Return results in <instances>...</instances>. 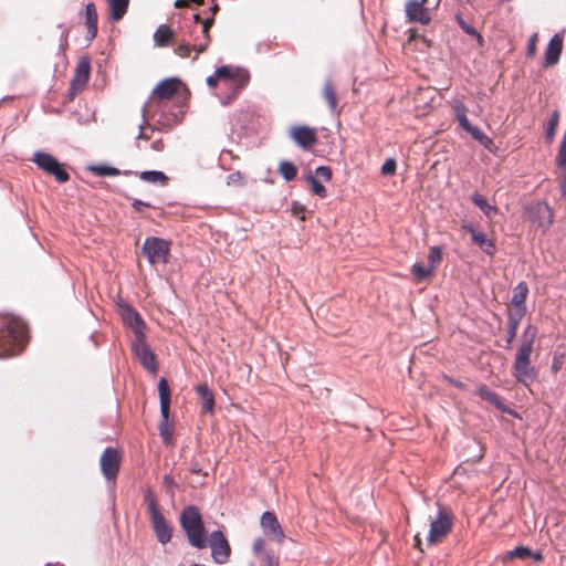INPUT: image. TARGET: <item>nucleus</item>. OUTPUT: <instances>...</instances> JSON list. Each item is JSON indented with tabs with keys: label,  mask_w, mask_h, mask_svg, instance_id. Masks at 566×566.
Returning a JSON list of instances; mask_svg holds the SVG:
<instances>
[{
	"label": "nucleus",
	"mask_w": 566,
	"mask_h": 566,
	"mask_svg": "<svg viewBox=\"0 0 566 566\" xmlns=\"http://www.w3.org/2000/svg\"><path fill=\"white\" fill-rule=\"evenodd\" d=\"M252 551L256 557H262L265 556V554H271V552L265 549V539L262 537H259L253 542Z\"/></svg>",
	"instance_id": "nucleus-48"
},
{
	"label": "nucleus",
	"mask_w": 566,
	"mask_h": 566,
	"mask_svg": "<svg viewBox=\"0 0 566 566\" xmlns=\"http://www.w3.org/2000/svg\"><path fill=\"white\" fill-rule=\"evenodd\" d=\"M292 210L294 214H297L300 211L304 210V207L298 205L297 202H294Z\"/></svg>",
	"instance_id": "nucleus-61"
},
{
	"label": "nucleus",
	"mask_w": 566,
	"mask_h": 566,
	"mask_svg": "<svg viewBox=\"0 0 566 566\" xmlns=\"http://www.w3.org/2000/svg\"><path fill=\"white\" fill-rule=\"evenodd\" d=\"M214 23V18L210 17L201 21L200 33L202 34L203 42H197L198 38H195V49L197 54L205 52L210 43V28Z\"/></svg>",
	"instance_id": "nucleus-23"
},
{
	"label": "nucleus",
	"mask_w": 566,
	"mask_h": 566,
	"mask_svg": "<svg viewBox=\"0 0 566 566\" xmlns=\"http://www.w3.org/2000/svg\"><path fill=\"white\" fill-rule=\"evenodd\" d=\"M433 270L430 266H424L422 263H415L411 273L418 281H423L432 274Z\"/></svg>",
	"instance_id": "nucleus-40"
},
{
	"label": "nucleus",
	"mask_w": 566,
	"mask_h": 566,
	"mask_svg": "<svg viewBox=\"0 0 566 566\" xmlns=\"http://www.w3.org/2000/svg\"><path fill=\"white\" fill-rule=\"evenodd\" d=\"M427 0H408L405 6L406 17L410 22L428 25L431 22L430 10L426 7Z\"/></svg>",
	"instance_id": "nucleus-12"
},
{
	"label": "nucleus",
	"mask_w": 566,
	"mask_h": 566,
	"mask_svg": "<svg viewBox=\"0 0 566 566\" xmlns=\"http://www.w3.org/2000/svg\"><path fill=\"white\" fill-rule=\"evenodd\" d=\"M196 392L201 400L202 409L207 412H212L214 409V398L211 389L206 384H200L196 387Z\"/></svg>",
	"instance_id": "nucleus-26"
},
{
	"label": "nucleus",
	"mask_w": 566,
	"mask_h": 566,
	"mask_svg": "<svg viewBox=\"0 0 566 566\" xmlns=\"http://www.w3.org/2000/svg\"><path fill=\"white\" fill-rule=\"evenodd\" d=\"M217 77L227 88L235 87V91H242L250 81V74L245 69L233 65L219 66Z\"/></svg>",
	"instance_id": "nucleus-7"
},
{
	"label": "nucleus",
	"mask_w": 566,
	"mask_h": 566,
	"mask_svg": "<svg viewBox=\"0 0 566 566\" xmlns=\"http://www.w3.org/2000/svg\"><path fill=\"white\" fill-rule=\"evenodd\" d=\"M185 4H186V0H176L174 6L176 8H182Z\"/></svg>",
	"instance_id": "nucleus-63"
},
{
	"label": "nucleus",
	"mask_w": 566,
	"mask_h": 566,
	"mask_svg": "<svg viewBox=\"0 0 566 566\" xmlns=\"http://www.w3.org/2000/svg\"><path fill=\"white\" fill-rule=\"evenodd\" d=\"M455 20L459 24V27L461 28V30L468 34V35H471L473 36L476 42L479 43V45H483L484 44V39L483 36L478 32V30L472 27L471 24H469L461 14H457L455 17Z\"/></svg>",
	"instance_id": "nucleus-37"
},
{
	"label": "nucleus",
	"mask_w": 566,
	"mask_h": 566,
	"mask_svg": "<svg viewBox=\"0 0 566 566\" xmlns=\"http://www.w3.org/2000/svg\"><path fill=\"white\" fill-rule=\"evenodd\" d=\"M144 369L148 370L151 375L158 373V363L156 356L150 347L144 342Z\"/></svg>",
	"instance_id": "nucleus-35"
},
{
	"label": "nucleus",
	"mask_w": 566,
	"mask_h": 566,
	"mask_svg": "<svg viewBox=\"0 0 566 566\" xmlns=\"http://www.w3.org/2000/svg\"><path fill=\"white\" fill-rule=\"evenodd\" d=\"M91 75V61L88 57H81L75 67L74 76L71 82L70 92L72 97L82 92L90 80Z\"/></svg>",
	"instance_id": "nucleus-11"
},
{
	"label": "nucleus",
	"mask_w": 566,
	"mask_h": 566,
	"mask_svg": "<svg viewBox=\"0 0 566 566\" xmlns=\"http://www.w3.org/2000/svg\"><path fill=\"white\" fill-rule=\"evenodd\" d=\"M48 174L54 176L56 181L61 184L66 182L70 179L69 172L60 163H57Z\"/></svg>",
	"instance_id": "nucleus-43"
},
{
	"label": "nucleus",
	"mask_w": 566,
	"mask_h": 566,
	"mask_svg": "<svg viewBox=\"0 0 566 566\" xmlns=\"http://www.w3.org/2000/svg\"><path fill=\"white\" fill-rule=\"evenodd\" d=\"M528 294V286L525 282H520L513 290L511 305L515 308L514 313L526 314V298Z\"/></svg>",
	"instance_id": "nucleus-18"
},
{
	"label": "nucleus",
	"mask_w": 566,
	"mask_h": 566,
	"mask_svg": "<svg viewBox=\"0 0 566 566\" xmlns=\"http://www.w3.org/2000/svg\"><path fill=\"white\" fill-rule=\"evenodd\" d=\"M533 346L532 344L521 342L513 365L515 379L524 386H530L537 377V371L531 364Z\"/></svg>",
	"instance_id": "nucleus-3"
},
{
	"label": "nucleus",
	"mask_w": 566,
	"mask_h": 566,
	"mask_svg": "<svg viewBox=\"0 0 566 566\" xmlns=\"http://www.w3.org/2000/svg\"><path fill=\"white\" fill-rule=\"evenodd\" d=\"M144 499L148 502L149 522L157 542L161 545L168 544L172 538L174 527L165 517L150 492Z\"/></svg>",
	"instance_id": "nucleus-4"
},
{
	"label": "nucleus",
	"mask_w": 566,
	"mask_h": 566,
	"mask_svg": "<svg viewBox=\"0 0 566 566\" xmlns=\"http://www.w3.org/2000/svg\"><path fill=\"white\" fill-rule=\"evenodd\" d=\"M144 182L164 187L168 182V177L160 170H144Z\"/></svg>",
	"instance_id": "nucleus-34"
},
{
	"label": "nucleus",
	"mask_w": 566,
	"mask_h": 566,
	"mask_svg": "<svg viewBox=\"0 0 566 566\" xmlns=\"http://www.w3.org/2000/svg\"><path fill=\"white\" fill-rule=\"evenodd\" d=\"M145 116H146V104H144V126H143V129H144V140L148 138L147 135H146V132H147V128L150 127L147 124Z\"/></svg>",
	"instance_id": "nucleus-59"
},
{
	"label": "nucleus",
	"mask_w": 566,
	"mask_h": 566,
	"mask_svg": "<svg viewBox=\"0 0 566 566\" xmlns=\"http://www.w3.org/2000/svg\"><path fill=\"white\" fill-rule=\"evenodd\" d=\"M528 217L543 230L548 229L553 223V210L546 202H537L528 209Z\"/></svg>",
	"instance_id": "nucleus-13"
},
{
	"label": "nucleus",
	"mask_w": 566,
	"mask_h": 566,
	"mask_svg": "<svg viewBox=\"0 0 566 566\" xmlns=\"http://www.w3.org/2000/svg\"><path fill=\"white\" fill-rule=\"evenodd\" d=\"M290 136L303 149L312 148L317 142L315 129L308 126L293 127Z\"/></svg>",
	"instance_id": "nucleus-15"
},
{
	"label": "nucleus",
	"mask_w": 566,
	"mask_h": 566,
	"mask_svg": "<svg viewBox=\"0 0 566 566\" xmlns=\"http://www.w3.org/2000/svg\"><path fill=\"white\" fill-rule=\"evenodd\" d=\"M471 201L486 216L490 217L492 212H495L497 209L495 206L490 205L486 199L479 193L478 191L473 192L471 196Z\"/></svg>",
	"instance_id": "nucleus-36"
},
{
	"label": "nucleus",
	"mask_w": 566,
	"mask_h": 566,
	"mask_svg": "<svg viewBox=\"0 0 566 566\" xmlns=\"http://www.w3.org/2000/svg\"><path fill=\"white\" fill-rule=\"evenodd\" d=\"M305 180L308 182V185L311 186V189L313 191L314 195L321 197V198H325L326 197V188L324 187V185L317 179L316 176H314L312 172H308L306 176H305Z\"/></svg>",
	"instance_id": "nucleus-39"
},
{
	"label": "nucleus",
	"mask_w": 566,
	"mask_h": 566,
	"mask_svg": "<svg viewBox=\"0 0 566 566\" xmlns=\"http://www.w3.org/2000/svg\"><path fill=\"white\" fill-rule=\"evenodd\" d=\"M195 31H196V30L190 31V36L192 38V40H193L195 38H198V41H197V42H203L202 34L199 32V34H196V35H195Z\"/></svg>",
	"instance_id": "nucleus-62"
},
{
	"label": "nucleus",
	"mask_w": 566,
	"mask_h": 566,
	"mask_svg": "<svg viewBox=\"0 0 566 566\" xmlns=\"http://www.w3.org/2000/svg\"><path fill=\"white\" fill-rule=\"evenodd\" d=\"M563 51V36L559 33L554 34L545 51V66H554L558 63Z\"/></svg>",
	"instance_id": "nucleus-17"
},
{
	"label": "nucleus",
	"mask_w": 566,
	"mask_h": 566,
	"mask_svg": "<svg viewBox=\"0 0 566 566\" xmlns=\"http://www.w3.org/2000/svg\"><path fill=\"white\" fill-rule=\"evenodd\" d=\"M181 86V81L178 77H168L160 81L151 92V96L160 101L168 99L178 93Z\"/></svg>",
	"instance_id": "nucleus-16"
},
{
	"label": "nucleus",
	"mask_w": 566,
	"mask_h": 566,
	"mask_svg": "<svg viewBox=\"0 0 566 566\" xmlns=\"http://www.w3.org/2000/svg\"><path fill=\"white\" fill-rule=\"evenodd\" d=\"M397 169V161L395 158H388L381 166V174L385 176H392Z\"/></svg>",
	"instance_id": "nucleus-49"
},
{
	"label": "nucleus",
	"mask_w": 566,
	"mask_h": 566,
	"mask_svg": "<svg viewBox=\"0 0 566 566\" xmlns=\"http://www.w3.org/2000/svg\"><path fill=\"white\" fill-rule=\"evenodd\" d=\"M28 329L24 322L10 314H0V357L20 353L27 342Z\"/></svg>",
	"instance_id": "nucleus-1"
},
{
	"label": "nucleus",
	"mask_w": 566,
	"mask_h": 566,
	"mask_svg": "<svg viewBox=\"0 0 566 566\" xmlns=\"http://www.w3.org/2000/svg\"><path fill=\"white\" fill-rule=\"evenodd\" d=\"M109 17L113 21H119L125 15L129 0H107Z\"/></svg>",
	"instance_id": "nucleus-29"
},
{
	"label": "nucleus",
	"mask_w": 566,
	"mask_h": 566,
	"mask_svg": "<svg viewBox=\"0 0 566 566\" xmlns=\"http://www.w3.org/2000/svg\"><path fill=\"white\" fill-rule=\"evenodd\" d=\"M536 44H537V33H534L531 35L530 40H528V44H527V51H526V55L527 56H534L535 53H536Z\"/></svg>",
	"instance_id": "nucleus-52"
},
{
	"label": "nucleus",
	"mask_w": 566,
	"mask_h": 566,
	"mask_svg": "<svg viewBox=\"0 0 566 566\" xmlns=\"http://www.w3.org/2000/svg\"><path fill=\"white\" fill-rule=\"evenodd\" d=\"M263 533L270 538L281 542L284 538V532L273 512L265 511L260 521Z\"/></svg>",
	"instance_id": "nucleus-14"
},
{
	"label": "nucleus",
	"mask_w": 566,
	"mask_h": 566,
	"mask_svg": "<svg viewBox=\"0 0 566 566\" xmlns=\"http://www.w3.org/2000/svg\"><path fill=\"white\" fill-rule=\"evenodd\" d=\"M528 558H533L536 562H542L544 559V556L542 555L541 552H533L531 549V555L528 556Z\"/></svg>",
	"instance_id": "nucleus-58"
},
{
	"label": "nucleus",
	"mask_w": 566,
	"mask_h": 566,
	"mask_svg": "<svg viewBox=\"0 0 566 566\" xmlns=\"http://www.w3.org/2000/svg\"><path fill=\"white\" fill-rule=\"evenodd\" d=\"M189 96L188 90L185 91L182 95L179 96V98L182 101V104L179 106V111L177 113H171L170 116H172L174 124H178L184 118V115L186 113V99Z\"/></svg>",
	"instance_id": "nucleus-45"
},
{
	"label": "nucleus",
	"mask_w": 566,
	"mask_h": 566,
	"mask_svg": "<svg viewBox=\"0 0 566 566\" xmlns=\"http://www.w3.org/2000/svg\"><path fill=\"white\" fill-rule=\"evenodd\" d=\"M452 530V515L448 510L439 506L437 517L430 523L428 541L437 543Z\"/></svg>",
	"instance_id": "nucleus-10"
},
{
	"label": "nucleus",
	"mask_w": 566,
	"mask_h": 566,
	"mask_svg": "<svg viewBox=\"0 0 566 566\" xmlns=\"http://www.w3.org/2000/svg\"><path fill=\"white\" fill-rule=\"evenodd\" d=\"M97 20L98 14L95 4L93 2L87 3L85 7V25L88 40H93L97 34Z\"/></svg>",
	"instance_id": "nucleus-20"
},
{
	"label": "nucleus",
	"mask_w": 566,
	"mask_h": 566,
	"mask_svg": "<svg viewBox=\"0 0 566 566\" xmlns=\"http://www.w3.org/2000/svg\"><path fill=\"white\" fill-rule=\"evenodd\" d=\"M153 39L155 46H168L174 40V31L169 25L160 24L154 32Z\"/></svg>",
	"instance_id": "nucleus-25"
},
{
	"label": "nucleus",
	"mask_w": 566,
	"mask_h": 566,
	"mask_svg": "<svg viewBox=\"0 0 566 566\" xmlns=\"http://www.w3.org/2000/svg\"><path fill=\"white\" fill-rule=\"evenodd\" d=\"M279 174L284 180L291 181L296 177L297 168L293 163L289 160H282L279 165Z\"/></svg>",
	"instance_id": "nucleus-38"
},
{
	"label": "nucleus",
	"mask_w": 566,
	"mask_h": 566,
	"mask_svg": "<svg viewBox=\"0 0 566 566\" xmlns=\"http://www.w3.org/2000/svg\"><path fill=\"white\" fill-rule=\"evenodd\" d=\"M524 315L521 313L507 312V329H506V345L505 348H511L513 340L516 337L520 322Z\"/></svg>",
	"instance_id": "nucleus-24"
},
{
	"label": "nucleus",
	"mask_w": 566,
	"mask_h": 566,
	"mask_svg": "<svg viewBox=\"0 0 566 566\" xmlns=\"http://www.w3.org/2000/svg\"><path fill=\"white\" fill-rule=\"evenodd\" d=\"M171 242L158 237L144 240V256L151 265H164L168 262Z\"/></svg>",
	"instance_id": "nucleus-6"
},
{
	"label": "nucleus",
	"mask_w": 566,
	"mask_h": 566,
	"mask_svg": "<svg viewBox=\"0 0 566 566\" xmlns=\"http://www.w3.org/2000/svg\"><path fill=\"white\" fill-rule=\"evenodd\" d=\"M179 523L192 547L197 549L207 547L205 522L200 510L196 505H187L181 510Z\"/></svg>",
	"instance_id": "nucleus-2"
},
{
	"label": "nucleus",
	"mask_w": 566,
	"mask_h": 566,
	"mask_svg": "<svg viewBox=\"0 0 566 566\" xmlns=\"http://www.w3.org/2000/svg\"><path fill=\"white\" fill-rule=\"evenodd\" d=\"M191 51H196L195 42L192 44L184 41L175 48V53L180 57H188Z\"/></svg>",
	"instance_id": "nucleus-46"
},
{
	"label": "nucleus",
	"mask_w": 566,
	"mask_h": 566,
	"mask_svg": "<svg viewBox=\"0 0 566 566\" xmlns=\"http://www.w3.org/2000/svg\"><path fill=\"white\" fill-rule=\"evenodd\" d=\"M315 175L325 181H329L332 178V169L328 166H318L315 169Z\"/></svg>",
	"instance_id": "nucleus-50"
},
{
	"label": "nucleus",
	"mask_w": 566,
	"mask_h": 566,
	"mask_svg": "<svg viewBox=\"0 0 566 566\" xmlns=\"http://www.w3.org/2000/svg\"><path fill=\"white\" fill-rule=\"evenodd\" d=\"M192 20H193V29L197 30L198 29V24H201V18H200V14L199 13H195L192 15Z\"/></svg>",
	"instance_id": "nucleus-60"
},
{
	"label": "nucleus",
	"mask_w": 566,
	"mask_h": 566,
	"mask_svg": "<svg viewBox=\"0 0 566 566\" xmlns=\"http://www.w3.org/2000/svg\"><path fill=\"white\" fill-rule=\"evenodd\" d=\"M259 558L261 559L260 566H273V564H274V555H273V553L265 554V556H262V557H259Z\"/></svg>",
	"instance_id": "nucleus-55"
},
{
	"label": "nucleus",
	"mask_w": 566,
	"mask_h": 566,
	"mask_svg": "<svg viewBox=\"0 0 566 566\" xmlns=\"http://www.w3.org/2000/svg\"><path fill=\"white\" fill-rule=\"evenodd\" d=\"M322 97L326 101L332 114L337 112V96L331 78H326L322 91Z\"/></svg>",
	"instance_id": "nucleus-27"
},
{
	"label": "nucleus",
	"mask_w": 566,
	"mask_h": 566,
	"mask_svg": "<svg viewBox=\"0 0 566 566\" xmlns=\"http://www.w3.org/2000/svg\"><path fill=\"white\" fill-rule=\"evenodd\" d=\"M531 555V548L527 546H516L514 549L506 553V558H521L526 559Z\"/></svg>",
	"instance_id": "nucleus-44"
},
{
	"label": "nucleus",
	"mask_w": 566,
	"mask_h": 566,
	"mask_svg": "<svg viewBox=\"0 0 566 566\" xmlns=\"http://www.w3.org/2000/svg\"><path fill=\"white\" fill-rule=\"evenodd\" d=\"M559 112L557 109L553 111L548 120L545 124V138L547 143H552L556 135V129L559 123Z\"/></svg>",
	"instance_id": "nucleus-33"
},
{
	"label": "nucleus",
	"mask_w": 566,
	"mask_h": 566,
	"mask_svg": "<svg viewBox=\"0 0 566 566\" xmlns=\"http://www.w3.org/2000/svg\"><path fill=\"white\" fill-rule=\"evenodd\" d=\"M441 260H442L441 247H438V245L431 247L430 251H429V255H428L429 266L432 270H434V268L437 266V264H439L441 262Z\"/></svg>",
	"instance_id": "nucleus-42"
},
{
	"label": "nucleus",
	"mask_w": 566,
	"mask_h": 566,
	"mask_svg": "<svg viewBox=\"0 0 566 566\" xmlns=\"http://www.w3.org/2000/svg\"><path fill=\"white\" fill-rule=\"evenodd\" d=\"M122 463V453L118 449L108 447L106 448L101 458L99 467L106 481L115 483Z\"/></svg>",
	"instance_id": "nucleus-8"
},
{
	"label": "nucleus",
	"mask_w": 566,
	"mask_h": 566,
	"mask_svg": "<svg viewBox=\"0 0 566 566\" xmlns=\"http://www.w3.org/2000/svg\"><path fill=\"white\" fill-rule=\"evenodd\" d=\"M474 140H476L480 145H482L489 151H494L496 149L494 142L491 137H489L482 129L478 126H474L469 133Z\"/></svg>",
	"instance_id": "nucleus-32"
},
{
	"label": "nucleus",
	"mask_w": 566,
	"mask_h": 566,
	"mask_svg": "<svg viewBox=\"0 0 566 566\" xmlns=\"http://www.w3.org/2000/svg\"><path fill=\"white\" fill-rule=\"evenodd\" d=\"M170 408H167L166 412L160 410V421L158 423L159 436L166 446L174 444V423L169 420Z\"/></svg>",
	"instance_id": "nucleus-19"
},
{
	"label": "nucleus",
	"mask_w": 566,
	"mask_h": 566,
	"mask_svg": "<svg viewBox=\"0 0 566 566\" xmlns=\"http://www.w3.org/2000/svg\"><path fill=\"white\" fill-rule=\"evenodd\" d=\"M229 93L220 98L223 106L230 105L238 96L241 91H235V87L227 88Z\"/></svg>",
	"instance_id": "nucleus-51"
},
{
	"label": "nucleus",
	"mask_w": 566,
	"mask_h": 566,
	"mask_svg": "<svg viewBox=\"0 0 566 566\" xmlns=\"http://www.w3.org/2000/svg\"><path fill=\"white\" fill-rule=\"evenodd\" d=\"M159 394V407L160 410L166 412L167 408H170L171 403V391L167 378L161 377L158 382Z\"/></svg>",
	"instance_id": "nucleus-28"
},
{
	"label": "nucleus",
	"mask_w": 566,
	"mask_h": 566,
	"mask_svg": "<svg viewBox=\"0 0 566 566\" xmlns=\"http://www.w3.org/2000/svg\"><path fill=\"white\" fill-rule=\"evenodd\" d=\"M242 175L240 171H235V172H232L228 176V185H231V184H241L242 181Z\"/></svg>",
	"instance_id": "nucleus-54"
},
{
	"label": "nucleus",
	"mask_w": 566,
	"mask_h": 566,
	"mask_svg": "<svg viewBox=\"0 0 566 566\" xmlns=\"http://www.w3.org/2000/svg\"><path fill=\"white\" fill-rule=\"evenodd\" d=\"M218 82H220V78L217 77V70H216L213 74H211L207 77L206 83L209 87H214Z\"/></svg>",
	"instance_id": "nucleus-57"
},
{
	"label": "nucleus",
	"mask_w": 566,
	"mask_h": 566,
	"mask_svg": "<svg viewBox=\"0 0 566 566\" xmlns=\"http://www.w3.org/2000/svg\"><path fill=\"white\" fill-rule=\"evenodd\" d=\"M471 240L473 243L478 244L479 248L488 255H493L495 252V244L492 240H490L485 233L481 231H476L472 227H470Z\"/></svg>",
	"instance_id": "nucleus-21"
},
{
	"label": "nucleus",
	"mask_w": 566,
	"mask_h": 566,
	"mask_svg": "<svg viewBox=\"0 0 566 566\" xmlns=\"http://www.w3.org/2000/svg\"><path fill=\"white\" fill-rule=\"evenodd\" d=\"M478 395L481 399L486 400L493 405L497 410L502 412H510L501 397L495 391L489 389L485 385L479 387Z\"/></svg>",
	"instance_id": "nucleus-22"
},
{
	"label": "nucleus",
	"mask_w": 566,
	"mask_h": 566,
	"mask_svg": "<svg viewBox=\"0 0 566 566\" xmlns=\"http://www.w3.org/2000/svg\"><path fill=\"white\" fill-rule=\"evenodd\" d=\"M91 170L97 176H116L118 175V170L116 168L98 165L91 167Z\"/></svg>",
	"instance_id": "nucleus-47"
},
{
	"label": "nucleus",
	"mask_w": 566,
	"mask_h": 566,
	"mask_svg": "<svg viewBox=\"0 0 566 566\" xmlns=\"http://www.w3.org/2000/svg\"><path fill=\"white\" fill-rule=\"evenodd\" d=\"M117 312L124 325L132 329L135 339L132 342V352L136 359L142 363V321L138 312L133 308L126 301L117 302Z\"/></svg>",
	"instance_id": "nucleus-5"
},
{
	"label": "nucleus",
	"mask_w": 566,
	"mask_h": 566,
	"mask_svg": "<svg viewBox=\"0 0 566 566\" xmlns=\"http://www.w3.org/2000/svg\"><path fill=\"white\" fill-rule=\"evenodd\" d=\"M558 169L562 171L560 181H559V191L562 197L566 198V165L565 166H557Z\"/></svg>",
	"instance_id": "nucleus-53"
},
{
	"label": "nucleus",
	"mask_w": 566,
	"mask_h": 566,
	"mask_svg": "<svg viewBox=\"0 0 566 566\" xmlns=\"http://www.w3.org/2000/svg\"><path fill=\"white\" fill-rule=\"evenodd\" d=\"M457 119L459 122V126L467 133H470L474 125L468 119L467 116V107L462 102H457L453 106Z\"/></svg>",
	"instance_id": "nucleus-30"
},
{
	"label": "nucleus",
	"mask_w": 566,
	"mask_h": 566,
	"mask_svg": "<svg viewBox=\"0 0 566 566\" xmlns=\"http://www.w3.org/2000/svg\"><path fill=\"white\" fill-rule=\"evenodd\" d=\"M32 160L45 172H49L59 163L53 156L42 151L35 153Z\"/></svg>",
	"instance_id": "nucleus-31"
},
{
	"label": "nucleus",
	"mask_w": 566,
	"mask_h": 566,
	"mask_svg": "<svg viewBox=\"0 0 566 566\" xmlns=\"http://www.w3.org/2000/svg\"><path fill=\"white\" fill-rule=\"evenodd\" d=\"M537 333H538L537 326H535L533 324L526 325V327L523 331L521 342L534 345L535 339L537 337Z\"/></svg>",
	"instance_id": "nucleus-41"
},
{
	"label": "nucleus",
	"mask_w": 566,
	"mask_h": 566,
	"mask_svg": "<svg viewBox=\"0 0 566 566\" xmlns=\"http://www.w3.org/2000/svg\"><path fill=\"white\" fill-rule=\"evenodd\" d=\"M160 145H161L160 142H153L150 144L151 148L155 149V150H159L160 149Z\"/></svg>",
	"instance_id": "nucleus-64"
},
{
	"label": "nucleus",
	"mask_w": 566,
	"mask_h": 566,
	"mask_svg": "<svg viewBox=\"0 0 566 566\" xmlns=\"http://www.w3.org/2000/svg\"><path fill=\"white\" fill-rule=\"evenodd\" d=\"M207 542L211 549V557L216 564L223 565L229 562L231 546L222 531H212Z\"/></svg>",
	"instance_id": "nucleus-9"
},
{
	"label": "nucleus",
	"mask_w": 566,
	"mask_h": 566,
	"mask_svg": "<svg viewBox=\"0 0 566 566\" xmlns=\"http://www.w3.org/2000/svg\"><path fill=\"white\" fill-rule=\"evenodd\" d=\"M189 470L191 473H195V474L202 473V469H201L199 462L196 460V458L191 459Z\"/></svg>",
	"instance_id": "nucleus-56"
}]
</instances>
